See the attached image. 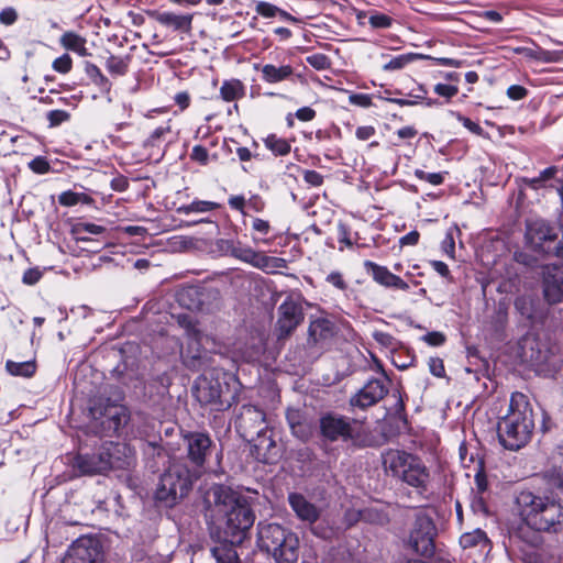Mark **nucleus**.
I'll use <instances>...</instances> for the list:
<instances>
[{
	"label": "nucleus",
	"instance_id": "nucleus-1",
	"mask_svg": "<svg viewBox=\"0 0 563 563\" xmlns=\"http://www.w3.org/2000/svg\"><path fill=\"white\" fill-rule=\"evenodd\" d=\"M514 511L522 520L514 533V539L522 543L521 559L525 553H539L544 541L541 532L556 533L563 529V505L553 497L521 490L515 497Z\"/></svg>",
	"mask_w": 563,
	"mask_h": 563
},
{
	"label": "nucleus",
	"instance_id": "nucleus-2",
	"mask_svg": "<svg viewBox=\"0 0 563 563\" xmlns=\"http://www.w3.org/2000/svg\"><path fill=\"white\" fill-rule=\"evenodd\" d=\"M533 429L532 409L527 396L514 393L508 413L498 422L497 434L500 444L507 450H519L530 441Z\"/></svg>",
	"mask_w": 563,
	"mask_h": 563
},
{
	"label": "nucleus",
	"instance_id": "nucleus-3",
	"mask_svg": "<svg viewBox=\"0 0 563 563\" xmlns=\"http://www.w3.org/2000/svg\"><path fill=\"white\" fill-rule=\"evenodd\" d=\"M213 496L225 516L224 533L227 538H232V543H242L255 520L250 505L244 498L222 486L213 489Z\"/></svg>",
	"mask_w": 563,
	"mask_h": 563
},
{
	"label": "nucleus",
	"instance_id": "nucleus-4",
	"mask_svg": "<svg viewBox=\"0 0 563 563\" xmlns=\"http://www.w3.org/2000/svg\"><path fill=\"white\" fill-rule=\"evenodd\" d=\"M383 465L387 473L418 492L427 490L430 472L422 460L401 450H388L383 455Z\"/></svg>",
	"mask_w": 563,
	"mask_h": 563
},
{
	"label": "nucleus",
	"instance_id": "nucleus-5",
	"mask_svg": "<svg viewBox=\"0 0 563 563\" xmlns=\"http://www.w3.org/2000/svg\"><path fill=\"white\" fill-rule=\"evenodd\" d=\"M198 478L197 472L183 461H173L161 475L155 490V499L165 507L175 506L190 492L194 482Z\"/></svg>",
	"mask_w": 563,
	"mask_h": 563
},
{
	"label": "nucleus",
	"instance_id": "nucleus-6",
	"mask_svg": "<svg viewBox=\"0 0 563 563\" xmlns=\"http://www.w3.org/2000/svg\"><path fill=\"white\" fill-rule=\"evenodd\" d=\"M258 545L272 554L276 563H297L299 539L278 523H258Z\"/></svg>",
	"mask_w": 563,
	"mask_h": 563
},
{
	"label": "nucleus",
	"instance_id": "nucleus-7",
	"mask_svg": "<svg viewBox=\"0 0 563 563\" xmlns=\"http://www.w3.org/2000/svg\"><path fill=\"white\" fill-rule=\"evenodd\" d=\"M525 243L538 255L563 257V228L541 218L527 220Z\"/></svg>",
	"mask_w": 563,
	"mask_h": 563
},
{
	"label": "nucleus",
	"instance_id": "nucleus-8",
	"mask_svg": "<svg viewBox=\"0 0 563 563\" xmlns=\"http://www.w3.org/2000/svg\"><path fill=\"white\" fill-rule=\"evenodd\" d=\"M228 389V387H225ZM218 378L200 376L194 387V395L202 406H210L212 410L223 411L231 407L232 398Z\"/></svg>",
	"mask_w": 563,
	"mask_h": 563
},
{
	"label": "nucleus",
	"instance_id": "nucleus-9",
	"mask_svg": "<svg viewBox=\"0 0 563 563\" xmlns=\"http://www.w3.org/2000/svg\"><path fill=\"white\" fill-rule=\"evenodd\" d=\"M90 413L96 421H99L100 432L111 437L119 432L128 422V410L124 406L112 404L109 399L106 404H95Z\"/></svg>",
	"mask_w": 563,
	"mask_h": 563
},
{
	"label": "nucleus",
	"instance_id": "nucleus-10",
	"mask_svg": "<svg viewBox=\"0 0 563 563\" xmlns=\"http://www.w3.org/2000/svg\"><path fill=\"white\" fill-rule=\"evenodd\" d=\"M437 533L432 519L422 512L417 514L410 531L408 545L418 554L429 556L434 552V537Z\"/></svg>",
	"mask_w": 563,
	"mask_h": 563
},
{
	"label": "nucleus",
	"instance_id": "nucleus-11",
	"mask_svg": "<svg viewBox=\"0 0 563 563\" xmlns=\"http://www.w3.org/2000/svg\"><path fill=\"white\" fill-rule=\"evenodd\" d=\"M303 318L300 296H288L278 307L276 323L278 340L287 338L303 321Z\"/></svg>",
	"mask_w": 563,
	"mask_h": 563
},
{
	"label": "nucleus",
	"instance_id": "nucleus-12",
	"mask_svg": "<svg viewBox=\"0 0 563 563\" xmlns=\"http://www.w3.org/2000/svg\"><path fill=\"white\" fill-rule=\"evenodd\" d=\"M183 321L187 322V343L186 347L181 351L183 363L192 371H200L207 365L208 361L207 351L202 347L203 335L190 321H187V317H184Z\"/></svg>",
	"mask_w": 563,
	"mask_h": 563
},
{
	"label": "nucleus",
	"instance_id": "nucleus-13",
	"mask_svg": "<svg viewBox=\"0 0 563 563\" xmlns=\"http://www.w3.org/2000/svg\"><path fill=\"white\" fill-rule=\"evenodd\" d=\"M389 378L383 371L379 377L368 379L366 384L351 398L352 407L365 409L382 400L388 393Z\"/></svg>",
	"mask_w": 563,
	"mask_h": 563
},
{
	"label": "nucleus",
	"instance_id": "nucleus-14",
	"mask_svg": "<svg viewBox=\"0 0 563 563\" xmlns=\"http://www.w3.org/2000/svg\"><path fill=\"white\" fill-rule=\"evenodd\" d=\"M187 446V455L192 464L191 472H197L198 477L202 473L206 459L211 454L212 440L203 432H189L184 437Z\"/></svg>",
	"mask_w": 563,
	"mask_h": 563
},
{
	"label": "nucleus",
	"instance_id": "nucleus-15",
	"mask_svg": "<svg viewBox=\"0 0 563 563\" xmlns=\"http://www.w3.org/2000/svg\"><path fill=\"white\" fill-rule=\"evenodd\" d=\"M101 558V549L96 540L80 538L71 544L63 563H98Z\"/></svg>",
	"mask_w": 563,
	"mask_h": 563
},
{
	"label": "nucleus",
	"instance_id": "nucleus-16",
	"mask_svg": "<svg viewBox=\"0 0 563 563\" xmlns=\"http://www.w3.org/2000/svg\"><path fill=\"white\" fill-rule=\"evenodd\" d=\"M320 430L329 441H347L353 437L351 420L335 413H328L320 419Z\"/></svg>",
	"mask_w": 563,
	"mask_h": 563
},
{
	"label": "nucleus",
	"instance_id": "nucleus-17",
	"mask_svg": "<svg viewBox=\"0 0 563 563\" xmlns=\"http://www.w3.org/2000/svg\"><path fill=\"white\" fill-rule=\"evenodd\" d=\"M106 462L110 470H129L135 464V452L126 443L107 442L103 444Z\"/></svg>",
	"mask_w": 563,
	"mask_h": 563
},
{
	"label": "nucleus",
	"instance_id": "nucleus-18",
	"mask_svg": "<svg viewBox=\"0 0 563 563\" xmlns=\"http://www.w3.org/2000/svg\"><path fill=\"white\" fill-rule=\"evenodd\" d=\"M543 294L550 305H563V265H549L547 267Z\"/></svg>",
	"mask_w": 563,
	"mask_h": 563
},
{
	"label": "nucleus",
	"instance_id": "nucleus-19",
	"mask_svg": "<svg viewBox=\"0 0 563 563\" xmlns=\"http://www.w3.org/2000/svg\"><path fill=\"white\" fill-rule=\"evenodd\" d=\"M364 268L373 279L386 288L409 290V284L399 276L393 274L386 266L378 265L372 261L364 262Z\"/></svg>",
	"mask_w": 563,
	"mask_h": 563
},
{
	"label": "nucleus",
	"instance_id": "nucleus-20",
	"mask_svg": "<svg viewBox=\"0 0 563 563\" xmlns=\"http://www.w3.org/2000/svg\"><path fill=\"white\" fill-rule=\"evenodd\" d=\"M238 428L258 435L265 430V413L255 406L244 405L236 419Z\"/></svg>",
	"mask_w": 563,
	"mask_h": 563
},
{
	"label": "nucleus",
	"instance_id": "nucleus-21",
	"mask_svg": "<svg viewBox=\"0 0 563 563\" xmlns=\"http://www.w3.org/2000/svg\"><path fill=\"white\" fill-rule=\"evenodd\" d=\"M103 445L99 452L92 454H78L75 459V467L84 475L102 474L109 471L106 462Z\"/></svg>",
	"mask_w": 563,
	"mask_h": 563
},
{
	"label": "nucleus",
	"instance_id": "nucleus-22",
	"mask_svg": "<svg viewBox=\"0 0 563 563\" xmlns=\"http://www.w3.org/2000/svg\"><path fill=\"white\" fill-rule=\"evenodd\" d=\"M288 503L297 518L302 522L312 525L320 517V509L299 493H290Z\"/></svg>",
	"mask_w": 563,
	"mask_h": 563
},
{
	"label": "nucleus",
	"instance_id": "nucleus-23",
	"mask_svg": "<svg viewBox=\"0 0 563 563\" xmlns=\"http://www.w3.org/2000/svg\"><path fill=\"white\" fill-rule=\"evenodd\" d=\"M152 16L162 25L173 31L189 32L192 23L191 14H176L174 12H153Z\"/></svg>",
	"mask_w": 563,
	"mask_h": 563
},
{
	"label": "nucleus",
	"instance_id": "nucleus-24",
	"mask_svg": "<svg viewBox=\"0 0 563 563\" xmlns=\"http://www.w3.org/2000/svg\"><path fill=\"white\" fill-rule=\"evenodd\" d=\"M220 246L222 250H224L227 253L232 255L233 257L243 261L245 263H249L257 268L258 261L261 257V253L254 251L253 249L249 246H244L241 243H234L230 240H221Z\"/></svg>",
	"mask_w": 563,
	"mask_h": 563
},
{
	"label": "nucleus",
	"instance_id": "nucleus-25",
	"mask_svg": "<svg viewBox=\"0 0 563 563\" xmlns=\"http://www.w3.org/2000/svg\"><path fill=\"white\" fill-rule=\"evenodd\" d=\"M286 419L296 438L302 441L309 439L311 435V426L300 409L288 408L286 411Z\"/></svg>",
	"mask_w": 563,
	"mask_h": 563
},
{
	"label": "nucleus",
	"instance_id": "nucleus-26",
	"mask_svg": "<svg viewBox=\"0 0 563 563\" xmlns=\"http://www.w3.org/2000/svg\"><path fill=\"white\" fill-rule=\"evenodd\" d=\"M335 333L334 323L327 318H317L310 322L309 339L314 343L330 340Z\"/></svg>",
	"mask_w": 563,
	"mask_h": 563
},
{
	"label": "nucleus",
	"instance_id": "nucleus-27",
	"mask_svg": "<svg viewBox=\"0 0 563 563\" xmlns=\"http://www.w3.org/2000/svg\"><path fill=\"white\" fill-rule=\"evenodd\" d=\"M262 79L268 84H277L289 79L294 74V68L290 65L276 66L266 64L262 67Z\"/></svg>",
	"mask_w": 563,
	"mask_h": 563
},
{
	"label": "nucleus",
	"instance_id": "nucleus-28",
	"mask_svg": "<svg viewBox=\"0 0 563 563\" xmlns=\"http://www.w3.org/2000/svg\"><path fill=\"white\" fill-rule=\"evenodd\" d=\"M236 544L232 543V538H228L227 541L214 547L211 553L217 563H241L235 549Z\"/></svg>",
	"mask_w": 563,
	"mask_h": 563
},
{
	"label": "nucleus",
	"instance_id": "nucleus-29",
	"mask_svg": "<svg viewBox=\"0 0 563 563\" xmlns=\"http://www.w3.org/2000/svg\"><path fill=\"white\" fill-rule=\"evenodd\" d=\"M86 43L87 41L85 37L73 31L65 32L59 38V44L65 49L77 53L81 57L89 55Z\"/></svg>",
	"mask_w": 563,
	"mask_h": 563
},
{
	"label": "nucleus",
	"instance_id": "nucleus-30",
	"mask_svg": "<svg viewBox=\"0 0 563 563\" xmlns=\"http://www.w3.org/2000/svg\"><path fill=\"white\" fill-rule=\"evenodd\" d=\"M220 96L227 102L242 99L245 96V86L235 78L224 80L220 87Z\"/></svg>",
	"mask_w": 563,
	"mask_h": 563
},
{
	"label": "nucleus",
	"instance_id": "nucleus-31",
	"mask_svg": "<svg viewBox=\"0 0 563 563\" xmlns=\"http://www.w3.org/2000/svg\"><path fill=\"white\" fill-rule=\"evenodd\" d=\"M220 208L218 202L208 200H194L188 205L179 206L176 209L178 214L206 213Z\"/></svg>",
	"mask_w": 563,
	"mask_h": 563
},
{
	"label": "nucleus",
	"instance_id": "nucleus-32",
	"mask_svg": "<svg viewBox=\"0 0 563 563\" xmlns=\"http://www.w3.org/2000/svg\"><path fill=\"white\" fill-rule=\"evenodd\" d=\"M264 145L276 156H285L290 153V143L283 137H278L276 134H269L264 140Z\"/></svg>",
	"mask_w": 563,
	"mask_h": 563
},
{
	"label": "nucleus",
	"instance_id": "nucleus-33",
	"mask_svg": "<svg viewBox=\"0 0 563 563\" xmlns=\"http://www.w3.org/2000/svg\"><path fill=\"white\" fill-rule=\"evenodd\" d=\"M5 368L13 376L31 377L35 373L36 365H35V362H33V361H26V362L7 361Z\"/></svg>",
	"mask_w": 563,
	"mask_h": 563
},
{
	"label": "nucleus",
	"instance_id": "nucleus-34",
	"mask_svg": "<svg viewBox=\"0 0 563 563\" xmlns=\"http://www.w3.org/2000/svg\"><path fill=\"white\" fill-rule=\"evenodd\" d=\"M129 56L111 55L106 62V68L112 76H124L129 69Z\"/></svg>",
	"mask_w": 563,
	"mask_h": 563
},
{
	"label": "nucleus",
	"instance_id": "nucleus-35",
	"mask_svg": "<svg viewBox=\"0 0 563 563\" xmlns=\"http://www.w3.org/2000/svg\"><path fill=\"white\" fill-rule=\"evenodd\" d=\"M460 544L464 549L474 548L477 545L486 547L488 544V538L483 530L476 529L472 532L462 534L460 538Z\"/></svg>",
	"mask_w": 563,
	"mask_h": 563
},
{
	"label": "nucleus",
	"instance_id": "nucleus-36",
	"mask_svg": "<svg viewBox=\"0 0 563 563\" xmlns=\"http://www.w3.org/2000/svg\"><path fill=\"white\" fill-rule=\"evenodd\" d=\"M421 55L415 53L401 54L395 57H391L387 63L383 65L384 71H396L405 68L408 64L412 63Z\"/></svg>",
	"mask_w": 563,
	"mask_h": 563
},
{
	"label": "nucleus",
	"instance_id": "nucleus-37",
	"mask_svg": "<svg viewBox=\"0 0 563 563\" xmlns=\"http://www.w3.org/2000/svg\"><path fill=\"white\" fill-rule=\"evenodd\" d=\"M358 518L366 520L368 522H372V523L380 525V526H383L389 521V517L385 511L378 510L377 508H374V507L366 508V509L357 512L355 520H357Z\"/></svg>",
	"mask_w": 563,
	"mask_h": 563
},
{
	"label": "nucleus",
	"instance_id": "nucleus-38",
	"mask_svg": "<svg viewBox=\"0 0 563 563\" xmlns=\"http://www.w3.org/2000/svg\"><path fill=\"white\" fill-rule=\"evenodd\" d=\"M515 308L520 314L529 320L534 318V300L530 296H519L515 300Z\"/></svg>",
	"mask_w": 563,
	"mask_h": 563
},
{
	"label": "nucleus",
	"instance_id": "nucleus-39",
	"mask_svg": "<svg viewBox=\"0 0 563 563\" xmlns=\"http://www.w3.org/2000/svg\"><path fill=\"white\" fill-rule=\"evenodd\" d=\"M287 261L280 257L266 256L261 253L257 268L263 269L267 273H272L278 268H286Z\"/></svg>",
	"mask_w": 563,
	"mask_h": 563
},
{
	"label": "nucleus",
	"instance_id": "nucleus-40",
	"mask_svg": "<svg viewBox=\"0 0 563 563\" xmlns=\"http://www.w3.org/2000/svg\"><path fill=\"white\" fill-rule=\"evenodd\" d=\"M393 18L380 12H372L368 18V24L373 29H389L393 25Z\"/></svg>",
	"mask_w": 563,
	"mask_h": 563
},
{
	"label": "nucleus",
	"instance_id": "nucleus-41",
	"mask_svg": "<svg viewBox=\"0 0 563 563\" xmlns=\"http://www.w3.org/2000/svg\"><path fill=\"white\" fill-rule=\"evenodd\" d=\"M87 196L85 194L74 192V191H64L58 196V202L65 207H73L78 205L81 201H85Z\"/></svg>",
	"mask_w": 563,
	"mask_h": 563
},
{
	"label": "nucleus",
	"instance_id": "nucleus-42",
	"mask_svg": "<svg viewBox=\"0 0 563 563\" xmlns=\"http://www.w3.org/2000/svg\"><path fill=\"white\" fill-rule=\"evenodd\" d=\"M445 174H448V173L446 172H444V173H426L422 169L415 170V176L419 180L428 181L429 184H431L433 186L441 185L444 181Z\"/></svg>",
	"mask_w": 563,
	"mask_h": 563
},
{
	"label": "nucleus",
	"instance_id": "nucleus-43",
	"mask_svg": "<svg viewBox=\"0 0 563 563\" xmlns=\"http://www.w3.org/2000/svg\"><path fill=\"white\" fill-rule=\"evenodd\" d=\"M170 132V125L169 124H165V125H162V126H158L156 128L152 133L151 135L147 137V140L145 141V146H158L161 144V141L162 139Z\"/></svg>",
	"mask_w": 563,
	"mask_h": 563
},
{
	"label": "nucleus",
	"instance_id": "nucleus-44",
	"mask_svg": "<svg viewBox=\"0 0 563 563\" xmlns=\"http://www.w3.org/2000/svg\"><path fill=\"white\" fill-rule=\"evenodd\" d=\"M373 339L382 346L394 350L398 345V341L389 333L383 331H374Z\"/></svg>",
	"mask_w": 563,
	"mask_h": 563
},
{
	"label": "nucleus",
	"instance_id": "nucleus-45",
	"mask_svg": "<svg viewBox=\"0 0 563 563\" xmlns=\"http://www.w3.org/2000/svg\"><path fill=\"white\" fill-rule=\"evenodd\" d=\"M52 67L59 74H67L71 70L73 59L68 54H63L62 56L54 59Z\"/></svg>",
	"mask_w": 563,
	"mask_h": 563
},
{
	"label": "nucleus",
	"instance_id": "nucleus-46",
	"mask_svg": "<svg viewBox=\"0 0 563 563\" xmlns=\"http://www.w3.org/2000/svg\"><path fill=\"white\" fill-rule=\"evenodd\" d=\"M307 63L317 70H324L330 67L329 57L321 53H316L307 58Z\"/></svg>",
	"mask_w": 563,
	"mask_h": 563
},
{
	"label": "nucleus",
	"instance_id": "nucleus-47",
	"mask_svg": "<svg viewBox=\"0 0 563 563\" xmlns=\"http://www.w3.org/2000/svg\"><path fill=\"white\" fill-rule=\"evenodd\" d=\"M46 118L49 122V126H58L59 124L67 122L70 114L65 110H51L47 112Z\"/></svg>",
	"mask_w": 563,
	"mask_h": 563
},
{
	"label": "nucleus",
	"instance_id": "nucleus-48",
	"mask_svg": "<svg viewBox=\"0 0 563 563\" xmlns=\"http://www.w3.org/2000/svg\"><path fill=\"white\" fill-rule=\"evenodd\" d=\"M255 11L264 18H274L277 15L279 8L269 2L260 1L256 3Z\"/></svg>",
	"mask_w": 563,
	"mask_h": 563
},
{
	"label": "nucleus",
	"instance_id": "nucleus-49",
	"mask_svg": "<svg viewBox=\"0 0 563 563\" xmlns=\"http://www.w3.org/2000/svg\"><path fill=\"white\" fill-rule=\"evenodd\" d=\"M558 173V168L555 166L548 167L543 169L538 177H534L530 180V186L533 188H538L544 181L552 179Z\"/></svg>",
	"mask_w": 563,
	"mask_h": 563
},
{
	"label": "nucleus",
	"instance_id": "nucleus-50",
	"mask_svg": "<svg viewBox=\"0 0 563 563\" xmlns=\"http://www.w3.org/2000/svg\"><path fill=\"white\" fill-rule=\"evenodd\" d=\"M325 280L339 290L345 291L347 289V283L340 272H331Z\"/></svg>",
	"mask_w": 563,
	"mask_h": 563
},
{
	"label": "nucleus",
	"instance_id": "nucleus-51",
	"mask_svg": "<svg viewBox=\"0 0 563 563\" xmlns=\"http://www.w3.org/2000/svg\"><path fill=\"white\" fill-rule=\"evenodd\" d=\"M42 276H43V273L40 268H37V267L29 268L24 272V274L22 276V282L25 285L32 286V285H35L36 283H38L40 279L42 278Z\"/></svg>",
	"mask_w": 563,
	"mask_h": 563
},
{
	"label": "nucleus",
	"instance_id": "nucleus-52",
	"mask_svg": "<svg viewBox=\"0 0 563 563\" xmlns=\"http://www.w3.org/2000/svg\"><path fill=\"white\" fill-rule=\"evenodd\" d=\"M190 157L191 159L198 162L201 165H207L209 159V153L208 150L202 145H195L192 147Z\"/></svg>",
	"mask_w": 563,
	"mask_h": 563
},
{
	"label": "nucleus",
	"instance_id": "nucleus-53",
	"mask_svg": "<svg viewBox=\"0 0 563 563\" xmlns=\"http://www.w3.org/2000/svg\"><path fill=\"white\" fill-rule=\"evenodd\" d=\"M434 92L441 97H444L446 99H451L459 92V89L456 86L452 85H445V84H437L434 86Z\"/></svg>",
	"mask_w": 563,
	"mask_h": 563
},
{
	"label": "nucleus",
	"instance_id": "nucleus-54",
	"mask_svg": "<svg viewBox=\"0 0 563 563\" xmlns=\"http://www.w3.org/2000/svg\"><path fill=\"white\" fill-rule=\"evenodd\" d=\"M421 339L431 346H440L445 342V335L438 331L428 332Z\"/></svg>",
	"mask_w": 563,
	"mask_h": 563
},
{
	"label": "nucleus",
	"instance_id": "nucleus-55",
	"mask_svg": "<svg viewBox=\"0 0 563 563\" xmlns=\"http://www.w3.org/2000/svg\"><path fill=\"white\" fill-rule=\"evenodd\" d=\"M457 120L463 124L464 128H466L473 134H476V135L484 134L483 128L478 123L472 121L471 119L465 118L461 114H457Z\"/></svg>",
	"mask_w": 563,
	"mask_h": 563
},
{
	"label": "nucleus",
	"instance_id": "nucleus-56",
	"mask_svg": "<svg viewBox=\"0 0 563 563\" xmlns=\"http://www.w3.org/2000/svg\"><path fill=\"white\" fill-rule=\"evenodd\" d=\"M77 233L101 234L106 229L95 223H79L76 228Z\"/></svg>",
	"mask_w": 563,
	"mask_h": 563
},
{
	"label": "nucleus",
	"instance_id": "nucleus-57",
	"mask_svg": "<svg viewBox=\"0 0 563 563\" xmlns=\"http://www.w3.org/2000/svg\"><path fill=\"white\" fill-rule=\"evenodd\" d=\"M338 240L346 247H352L353 243L350 238V229L346 224L340 222L338 224Z\"/></svg>",
	"mask_w": 563,
	"mask_h": 563
},
{
	"label": "nucleus",
	"instance_id": "nucleus-58",
	"mask_svg": "<svg viewBox=\"0 0 563 563\" xmlns=\"http://www.w3.org/2000/svg\"><path fill=\"white\" fill-rule=\"evenodd\" d=\"M429 369L432 375L442 377L445 373L443 361L439 357H431L428 362Z\"/></svg>",
	"mask_w": 563,
	"mask_h": 563
},
{
	"label": "nucleus",
	"instance_id": "nucleus-59",
	"mask_svg": "<svg viewBox=\"0 0 563 563\" xmlns=\"http://www.w3.org/2000/svg\"><path fill=\"white\" fill-rule=\"evenodd\" d=\"M30 168L37 174H45L49 169V164L43 157H35L29 164Z\"/></svg>",
	"mask_w": 563,
	"mask_h": 563
},
{
	"label": "nucleus",
	"instance_id": "nucleus-60",
	"mask_svg": "<svg viewBox=\"0 0 563 563\" xmlns=\"http://www.w3.org/2000/svg\"><path fill=\"white\" fill-rule=\"evenodd\" d=\"M252 230L262 235H267L271 231V224L267 220L254 218L252 222Z\"/></svg>",
	"mask_w": 563,
	"mask_h": 563
},
{
	"label": "nucleus",
	"instance_id": "nucleus-61",
	"mask_svg": "<svg viewBox=\"0 0 563 563\" xmlns=\"http://www.w3.org/2000/svg\"><path fill=\"white\" fill-rule=\"evenodd\" d=\"M528 95V90L519 85H512L507 89V96L511 100H521Z\"/></svg>",
	"mask_w": 563,
	"mask_h": 563
},
{
	"label": "nucleus",
	"instance_id": "nucleus-62",
	"mask_svg": "<svg viewBox=\"0 0 563 563\" xmlns=\"http://www.w3.org/2000/svg\"><path fill=\"white\" fill-rule=\"evenodd\" d=\"M474 482L476 485V489L479 494L484 493L487 489L488 483L486 474L483 467H479L474 476Z\"/></svg>",
	"mask_w": 563,
	"mask_h": 563
},
{
	"label": "nucleus",
	"instance_id": "nucleus-63",
	"mask_svg": "<svg viewBox=\"0 0 563 563\" xmlns=\"http://www.w3.org/2000/svg\"><path fill=\"white\" fill-rule=\"evenodd\" d=\"M303 179L311 186L319 187L323 183V176L316 170H306L303 174Z\"/></svg>",
	"mask_w": 563,
	"mask_h": 563
},
{
	"label": "nucleus",
	"instance_id": "nucleus-64",
	"mask_svg": "<svg viewBox=\"0 0 563 563\" xmlns=\"http://www.w3.org/2000/svg\"><path fill=\"white\" fill-rule=\"evenodd\" d=\"M420 239V233L416 230L410 231L406 235L399 239L400 246H415L418 244Z\"/></svg>",
	"mask_w": 563,
	"mask_h": 563
}]
</instances>
